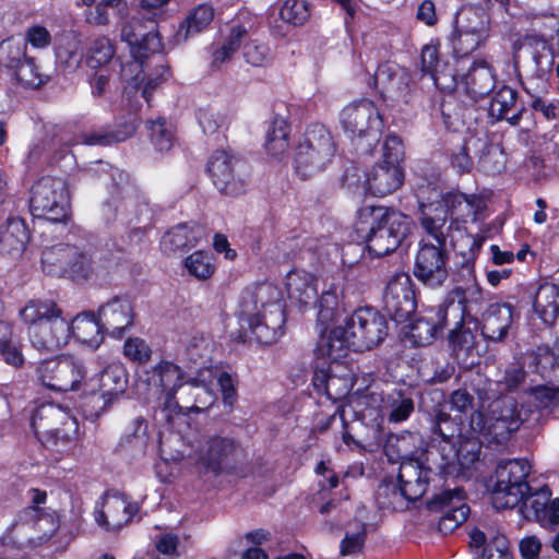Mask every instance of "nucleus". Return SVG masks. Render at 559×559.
Returning a JSON list of instances; mask_svg holds the SVG:
<instances>
[{
	"label": "nucleus",
	"instance_id": "473e14b6",
	"mask_svg": "<svg viewBox=\"0 0 559 559\" xmlns=\"http://www.w3.org/2000/svg\"><path fill=\"white\" fill-rule=\"evenodd\" d=\"M436 205H441L447 217H451L454 222H465L467 217L477 219L485 209L486 204L483 198L476 193H463L459 190H451L441 195V200L435 202Z\"/></svg>",
	"mask_w": 559,
	"mask_h": 559
},
{
	"label": "nucleus",
	"instance_id": "39448f33",
	"mask_svg": "<svg viewBox=\"0 0 559 559\" xmlns=\"http://www.w3.org/2000/svg\"><path fill=\"white\" fill-rule=\"evenodd\" d=\"M286 288L293 305L317 308V325L322 331L346 312L343 282H287Z\"/></svg>",
	"mask_w": 559,
	"mask_h": 559
},
{
	"label": "nucleus",
	"instance_id": "79ce46f5",
	"mask_svg": "<svg viewBox=\"0 0 559 559\" xmlns=\"http://www.w3.org/2000/svg\"><path fill=\"white\" fill-rule=\"evenodd\" d=\"M200 237V229L195 225L179 223L164 233L159 248L166 255H176L195 247Z\"/></svg>",
	"mask_w": 559,
	"mask_h": 559
},
{
	"label": "nucleus",
	"instance_id": "774afa93",
	"mask_svg": "<svg viewBox=\"0 0 559 559\" xmlns=\"http://www.w3.org/2000/svg\"><path fill=\"white\" fill-rule=\"evenodd\" d=\"M115 56V48L107 37H99L93 41L86 59V63L92 69L100 68L111 61Z\"/></svg>",
	"mask_w": 559,
	"mask_h": 559
},
{
	"label": "nucleus",
	"instance_id": "a211bd4d",
	"mask_svg": "<svg viewBox=\"0 0 559 559\" xmlns=\"http://www.w3.org/2000/svg\"><path fill=\"white\" fill-rule=\"evenodd\" d=\"M194 453L200 464L217 472L240 459L242 449L229 437L209 436L198 442Z\"/></svg>",
	"mask_w": 559,
	"mask_h": 559
},
{
	"label": "nucleus",
	"instance_id": "f704fd0d",
	"mask_svg": "<svg viewBox=\"0 0 559 559\" xmlns=\"http://www.w3.org/2000/svg\"><path fill=\"white\" fill-rule=\"evenodd\" d=\"M403 165L377 163L366 173V192L374 197H385L397 190L404 182Z\"/></svg>",
	"mask_w": 559,
	"mask_h": 559
},
{
	"label": "nucleus",
	"instance_id": "c85d7f7f",
	"mask_svg": "<svg viewBox=\"0 0 559 559\" xmlns=\"http://www.w3.org/2000/svg\"><path fill=\"white\" fill-rule=\"evenodd\" d=\"M550 490L543 487L533 493L530 491L521 500V513L527 520H534L544 527L559 524V499L550 501Z\"/></svg>",
	"mask_w": 559,
	"mask_h": 559
},
{
	"label": "nucleus",
	"instance_id": "09e8293b",
	"mask_svg": "<svg viewBox=\"0 0 559 559\" xmlns=\"http://www.w3.org/2000/svg\"><path fill=\"white\" fill-rule=\"evenodd\" d=\"M534 309L546 325H552L559 314V284L543 282L535 295Z\"/></svg>",
	"mask_w": 559,
	"mask_h": 559
},
{
	"label": "nucleus",
	"instance_id": "6e6552de",
	"mask_svg": "<svg viewBox=\"0 0 559 559\" xmlns=\"http://www.w3.org/2000/svg\"><path fill=\"white\" fill-rule=\"evenodd\" d=\"M469 301L464 290L455 288L442 305L428 311L429 316L409 321L404 332L405 341L418 347L431 344L438 332L449 324V319H462L464 302Z\"/></svg>",
	"mask_w": 559,
	"mask_h": 559
},
{
	"label": "nucleus",
	"instance_id": "f8f14e48",
	"mask_svg": "<svg viewBox=\"0 0 559 559\" xmlns=\"http://www.w3.org/2000/svg\"><path fill=\"white\" fill-rule=\"evenodd\" d=\"M40 263L47 276L61 280H88L94 269L92 254L69 243L46 248L41 252Z\"/></svg>",
	"mask_w": 559,
	"mask_h": 559
},
{
	"label": "nucleus",
	"instance_id": "4be33fe9",
	"mask_svg": "<svg viewBox=\"0 0 559 559\" xmlns=\"http://www.w3.org/2000/svg\"><path fill=\"white\" fill-rule=\"evenodd\" d=\"M455 87H461L474 102L489 96L497 87L495 67L485 59L474 60L466 72H457Z\"/></svg>",
	"mask_w": 559,
	"mask_h": 559
},
{
	"label": "nucleus",
	"instance_id": "f257e3e1",
	"mask_svg": "<svg viewBox=\"0 0 559 559\" xmlns=\"http://www.w3.org/2000/svg\"><path fill=\"white\" fill-rule=\"evenodd\" d=\"M273 289L270 282H261L253 290L242 294L238 312L241 328L239 341L246 342L252 337L260 344L270 345L284 335L286 313L283 300H264Z\"/></svg>",
	"mask_w": 559,
	"mask_h": 559
},
{
	"label": "nucleus",
	"instance_id": "393cba45",
	"mask_svg": "<svg viewBox=\"0 0 559 559\" xmlns=\"http://www.w3.org/2000/svg\"><path fill=\"white\" fill-rule=\"evenodd\" d=\"M479 143L483 139L471 133H448L443 139L442 154L457 174H469L474 167L471 150H477Z\"/></svg>",
	"mask_w": 559,
	"mask_h": 559
},
{
	"label": "nucleus",
	"instance_id": "37998d69",
	"mask_svg": "<svg viewBox=\"0 0 559 559\" xmlns=\"http://www.w3.org/2000/svg\"><path fill=\"white\" fill-rule=\"evenodd\" d=\"M479 433H474L471 429L467 433L459 435L457 440L443 453L444 464H457L461 468H469L478 461L481 442L478 439Z\"/></svg>",
	"mask_w": 559,
	"mask_h": 559
},
{
	"label": "nucleus",
	"instance_id": "0e129e2a",
	"mask_svg": "<svg viewBox=\"0 0 559 559\" xmlns=\"http://www.w3.org/2000/svg\"><path fill=\"white\" fill-rule=\"evenodd\" d=\"M12 326L8 322L0 320V356L7 364L21 367L24 362V357L19 346L12 342Z\"/></svg>",
	"mask_w": 559,
	"mask_h": 559
},
{
	"label": "nucleus",
	"instance_id": "0eeeda50",
	"mask_svg": "<svg viewBox=\"0 0 559 559\" xmlns=\"http://www.w3.org/2000/svg\"><path fill=\"white\" fill-rule=\"evenodd\" d=\"M340 123L357 148L366 141V145L361 147L366 154H372L384 128L379 108L368 98L346 105L340 112Z\"/></svg>",
	"mask_w": 559,
	"mask_h": 559
},
{
	"label": "nucleus",
	"instance_id": "a878e982",
	"mask_svg": "<svg viewBox=\"0 0 559 559\" xmlns=\"http://www.w3.org/2000/svg\"><path fill=\"white\" fill-rule=\"evenodd\" d=\"M488 107V118L491 124L506 120L510 126L521 123L526 107L519 104V93L507 84H502L492 92Z\"/></svg>",
	"mask_w": 559,
	"mask_h": 559
},
{
	"label": "nucleus",
	"instance_id": "f03ea898",
	"mask_svg": "<svg viewBox=\"0 0 559 559\" xmlns=\"http://www.w3.org/2000/svg\"><path fill=\"white\" fill-rule=\"evenodd\" d=\"M412 218L400 210L383 205H365L358 211L356 231L372 257L394 252L411 233Z\"/></svg>",
	"mask_w": 559,
	"mask_h": 559
},
{
	"label": "nucleus",
	"instance_id": "c03bdc74",
	"mask_svg": "<svg viewBox=\"0 0 559 559\" xmlns=\"http://www.w3.org/2000/svg\"><path fill=\"white\" fill-rule=\"evenodd\" d=\"M370 397L373 402H380L378 407L382 415L394 424L407 420L415 408L412 396L401 390H393L385 394L372 392Z\"/></svg>",
	"mask_w": 559,
	"mask_h": 559
},
{
	"label": "nucleus",
	"instance_id": "8fccbe9b",
	"mask_svg": "<svg viewBox=\"0 0 559 559\" xmlns=\"http://www.w3.org/2000/svg\"><path fill=\"white\" fill-rule=\"evenodd\" d=\"M71 335L92 348H98L104 341V329L99 317L93 313L78 314L70 323Z\"/></svg>",
	"mask_w": 559,
	"mask_h": 559
},
{
	"label": "nucleus",
	"instance_id": "ea45409f",
	"mask_svg": "<svg viewBox=\"0 0 559 559\" xmlns=\"http://www.w3.org/2000/svg\"><path fill=\"white\" fill-rule=\"evenodd\" d=\"M216 379V368H200L186 380L187 385L193 391L194 402L186 407L195 412H201L212 406L216 401V394L213 384Z\"/></svg>",
	"mask_w": 559,
	"mask_h": 559
},
{
	"label": "nucleus",
	"instance_id": "bb28decb",
	"mask_svg": "<svg viewBox=\"0 0 559 559\" xmlns=\"http://www.w3.org/2000/svg\"><path fill=\"white\" fill-rule=\"evenodd\" d=\"M136 511V506L130 503L124 496L108 493L96 504L94 518L95 522L105 530H118L127 524Z\"/></svg>",
	"mask_w": 559,
	"mask_h": 559
},
{
	"label": "nucleus",
	"instance_id": "58836bf2",
	"mask_svg": "<svg viewBox=\"0 0 559 559\" xmlns=\"http://www.w3.org/2000/svg\"><path fill=\"white\" fill-rule=\"evenodd\" d=\"M443 124L449 133H466L468 123L473 119L474 105H467L453 94L440 98L438 103Z\"/></svg>",
	"mask_w": 559,
	"mask_h": 559
},
{
	"label": "nucleus",
	"instance_id": "6ab92c4d",
	"mask_svg": "<svg viewBox=\"0 0 559 559\" xmlns=\"http://www.w3.org/2000/svg\"><path fill=\"white\" fill-rule=\"evenodd\" d=\"M430 511L442 513L438 528L443 534L452 533L466 521L469 507L465 503V492L462 488L445 489L435 495L428 501Z\"/></svg>",
	"mask_w": 559,
	"mask_h": 559
},
{
	"label": "nucleus",
	"instance_id": "864d4df0",
	"mask_svg": "<svg viewBox=\"0 0 559 559\" xmlns=\"http://www.w3.org/2000/svg\"><path fill=\"white\" fill-rule=\"evenodd\" d=\"M524 364L542 377H549L559 371V345L555 344L554 349L548 346H537L528 350L524 356Z\"/></svg>",
	"mask_w": 559,
	"mask_h": 559
},
{
	"label": "nucleus",
	"instance_id": "aec40b11",
	"mask_svg": "<svg viewBox=\"0 0 559 559\" xmlns=\"http://www.w3.org/2000/svg\"><path fill=\"white\" fill-rule=\"evenodd\" d=\"M441 44L431 39L420 50L419 70L421 76H429L440 91H453L457 80V70L449 61L442 60Z\"/></svg>",
	"mask_w": 559,
	"mask_h": 559
},
{
	"label": "nucleus",
	"instance_id": "412c9836",
	"mask_svg": "<svg viewBox=\"0 0 559 559\" xmlns=\"http://www.w3.org/2000/svg\"><path fill=\"white\" fill-rule=\"evenodd\" d=\"M312 385L319 394L326 395L332 401H340L353 389V373L342 364L328 365L318 361L314 367Z\"/></svg>",
	"mask_w": 559,
	"mask_h": 559
},
{
	"label": "nucleus",
	"instance_id": "680f3d73",
	"mask_svg": "<svg viewBox=\"0 0 559 559\" xmlns=\"http://www.w3.org/2000/svg\"><path fill=\"white\" fill-rule=\"evenodd\" d=\"M432 432L436 436L433 440L437 441L439 439L441 455L457 440L459 435H464L457 424L445 413L438 414Z\"/></svg>",
	"mask_w": 559,
	"mask_h": 559
},
{
	"label": "nucleus",
	"instance_id": "c9c22d12",
	"mask_svg": "<svg viewBox=\"0 0 559 559\" xmlns=\"http://www.w3.org/2000/svg\"><path fill=\"white\" fill-rule=\"evenodd\" d=\"M320 328V338L318 341L314 354L319 360L325 361L328 365L341 364L349 350H354L352 336L347 332L346 326H336L329 334H324Z\"/></svg>",
	"mask_w": 559,
	"mask_h": 559
},
{
	"label": "nucleus",
	"instance_id": "e2e57ef3",
	"mask_svg": "<svg viewBox=\"0 0 559 559\" xmlns=\"http://www.w3.org/2000/svg\"><path fill=\"white\" fill-rule=\"evenodd\" d=\"M185 267L197 280H210L215 272V257L204 250H198L185 259Z\"/></svg>",
	"mask_w": 559,
	"mask_h": 559
},
{
	"label": "nucleus",
	"instance_id": "4c0bfd02",
	"mask_svg": "<svg viewBox=\"0 0 559 559\" xmlns=\"http://www.w3.org/2000/svg\"><path fill=\"white\" fill-rule=\"evenodd\" d=\"M31 239V231L24 218L10 216L0 226V254L17 258L23 254Z\"/></svg>",
	"mask_w": 559,
	"mask_h": 559
},
{
	"label": "nucleus",
	"instance_id": "2eb2a0df",
	"mask_svg": "<svg viewBox=\"0 0 559 559\" xmlns=\"http://www.w3.org/2000/svg\"><path fill=\"white\" fill-rule=\"evenodd\" d=\"M32 427L39 439L53 445L74 444L78 423L70 412L60 405L43 404L32 416Z\"/></svg>",
	"mask_w": 559,
	"mask_h": 559
},
{
	"label": "nucleus",
	"instance_id": "6e6d98bb",
	"mask_svg": "<svg viewBox=\"0 0 559 559\" xmlns=\"http://www.w3.org/2000/svg\"><path fill=\"white\" fill-rule=\"evenodd\" d=\"M290 126L286 119L275 116L266 131L264 147L269 155L280 156L289 146Z\"/></svg>",
	"mask_w": 559,
	"mask_h": 559
},
{
	"label": "nucleus",
	"instance_id": "1a4fd4ad",
	"mask_svg": "<svg viewBox=\"0 0 559 559\" xmlns=\"http://www.w3.org/2000/svg\"><path fill=\"white\" fill-rule=\"evenodd\" d=\"M193 373V370H183L177 364L163 359L144 371L140 377L139 386L146 385V399L156 401L160 407L170 413L180 409V404L176 399L179 389L187 385V378Z\"/></svg>",
	"mask_w": 559,
	"mask_h": 559
},
{
	"label": "nucleus",
	"instance_id": "de8ad7c7",
	"mask_svg": "<svg viewBox=\"0 0 559 559\" xmlns=\"http://www.w3.org/2000/svg\"><path fill=\"white\" fill-rule=\"evenodd\" d=\"M453 25L484 38L489 37L490 17L479 5L464 4L455 12Z\"/></svg>",
	"mask_w": 559,
	"mask_h": 559
},
{
	"label": "nucleus",
	"instance_id": "2f4dec72",
	"mask_svg": "<svg viewBox=\"0 0 559 559\" xmlns=\"http://www.w3.org/2000/svg\"><path fill=\"white\" fill-rule=\"evenodd\" d=\"M449 252L447 247L419 242L415 258L414 275L417 280H445Z\"/></svg>",
	"mask_w": 559,
	"mask_h": 559
},
{
	"label": "nucleus",
	"instance_id": "bf43d9fd",
	"mask_svg": "<svg viewBox=\"0 0 559 559\" xmlns=\"http://www.w3.org/2000/svg\"><path fill=\"white\" fill-rule=\"evenodd\" d=\"M449 40L451 43L454 57L459 59L472 55L483 44H485L487 38L453 25Z\"/></svg>",
	"mask_w": 559,
	"mask_h": 559
},
{
	"label": "nucleus",
	"instance_id": "9d476101",
	"mask_svg": "<svg viewBox=\"0 0 559 559\" xmlns=\"http://www.w3.org/2000/svg\"><path fill=\"white\" fill-rule=\"evenodd\" d=\"M205 171L213 186L225 197L237 198L247 192L251 167L230 150H216L207 159Z\"/></svg>",
	"mask_w": 559,
	"mask_h": 559
},
{
	"label": "nucleus",
	"instance_id": "338daca9",
	"mask_svg": "<svg viewBox=\"0 0 559 559\" xmlns=\"http://www.w3.org/2000/svg\"><path fill=\"white\" fill-rule=\"evenodd\" d=\"M280 17L294 26L304 25L310 17L309 3L306 0H285L280 8Z\"/></svg>",
	"mask_w": 559,
	"mask_h": 559
},
{
	"label": "nucleus",
	"instance_id": "ddd939ff",
	"mask_svg": "<svg viewBox=\"0 0 559 559\" xmlns=\"http://www.w3.org/2000/svg\"><path fill=\"white\" fill-rule=\"evenodd\" d=\"M531 465L525 460L502 461L496 468V484L491 491V503L496 510L516 507L531 490L527 476Z\"/></svg>",
	"mask_w": 559,
	"mask_h": 559
},
{
	"label": "nucleus",
	"instance_id": "b1692460",
	"mask_svg": "<svg viewBox=\"0 0 559 559\" xmlns=\"http://www.w3.org/2000/svg\"><path fill=\"white\" fill-rule=\"evenodd\" d=\"M479 143L483 139L471 133H448L443 139L442 154L457 174H469L474 167L471 150H477Z\"/></svg>",
	"mask_w": 559,
	"mask_h": 559
},
{
	"label": "nucleus",
	"instance_id": "f3484780",
	"mask_svg": "<svg viewBox=\"0 0 559 559\" xmlns=\"http://www.w3.org/2000/svg\"><path fill=\"white\" fill-rule=\"evenodd\" d=\"M345 326L352 336L354 352L372 349L388 335L386 319L371 307L355 310Z\"/></svg>",
	"mask_w": 559,
	"mask_h": 559
},
{
	"label": "nucleus",
	"instance_id": "423d86ee",
	"mask_svg": "<svg viewBox=\"0 0 559 559\" xmlns=\"http://www.w3.org/2000/svg\"><path fill=\"white\" fill-rule=\"evenodd\" d=\"M336 153V143L331 131L322 123L314 122L306 128L294 154V169L306 180L331 164Z\"/></svg>",
	"mask_w": 559,
	"mask_h": 559
},
{
	"label": "nucleus",
	"instance_id": "e433bc0d",
	"mask_svg": "<svg viewBox=\"0 0 559 559\" xmlns=\"http://www.w3.org/2000/svg\"><path fill=\"white\" fill-rule=\"evenodd\" d=\"M512 322V307L507 304H493L483 313L478 329L485 340L501 342L507 337Z\"/></svg>",
	"mask_w": 559,
	"mask_h": 559
},
{
	"label": "nucleus",
	"instance_id": "a19ab883",
	"mask_svg": "<svg viewBox=\"0 0 559 559\" xmlns=\"http://www.w3.org/2000/svg\"><path fill=\"white\" fill-rule=\"evenodd\" d=\"M431 471L426 467L421 457L402 461L397 474V483L411 498L417 500L427 491Z\"/></svg>",
	"mask_w": 559,
	"mask_h": 559
},
{
	"label": "nucleus",
	"instance_id": "69168bd1",
	"mask_svg": "<svg viewBox=\"0 0 559 559\" xmlns=\"http://www.w3.org/2000/svg\"><path fill=\"white\" fill-rule=\"evenodd\" d=\"M477 151L479 152L478 165L484 173L497 175L504 169V162L500 159L501 153L497 151L491 142L483 139V143H479Z\"/></svg>",
	"mask_w": 559,
	"mask_h": 559
},
{
	"label": "nucleus",
	"instance_id": "5fc2aeb1",
	"mask_svg": "<svg viewBox=\"0 0 559 559\" xmlns=\"http://www.w3.org/2000/svg\"><path fill=\"white\" fill-rule=\"evenodd\" d=\"M247 34V28L241 24L230 27L228 36L222 45H212L210 47L211 68L219 69L222 64L229 61L233 55L240 48L241 41Z\"/></svg>",
	"mask_w": 559,
	"mask_h": 559
},
{
	"label": "nucleus",
	"instance_id": "13d9d810",
	"mask_svg": "<svg viewBox=\"0 0 559 559\" xmlns=\"http://www.w3.org/2000/svg\"><path fill=\"white\" fill-rule=\"evenodd\" d=\"M27 47L22 39L9 37L0 44V72L10 74L27 57Z\"/></svg>",
	"mask_w": 559,
	"mask_h": 559
},
{
	"label": "nucleus",
	"instance_id": "dca6fc26",
	"mask_svg": "<svg viewBox=\"0 0 559 559\" xmlns=\"http://www.w3.org/2000/svg\"><path fill=\"white\" fill-rule=\"evenodd\" d=\"M157 27L155 20L135 16L123 23L121 27V40L127 43L140 72H142L144 60L163 49L162 36Z\"/></svg>",
	"mask_w": 559,
	"mask_h": 559
},
{
	"label": "nucleus",
	"instance_id": "cd10ccee",
	"mask_svg": "<svg viewBox=\"0 0 559 559\" xmlns=\"http://www.w3.org/2000/svg\"><path fill=\"white\" fill-rule=\"evenodd\" d=\"M139 119L135 114L128 112L115 121L114 126L82 132L81 143L88 146H111L130 139L136 131Z\"/></svg>",
	"mask_w": 559,
	"mask_h": 559
},
{
	"label": "nucleus",
	"instance_id": "72a5a7b5",
	"mask_svg": "<svg viewBox=\"0 0 559 559\" xmlns=\"http://www.w3.org/2000/svg\"><path fill=\"white\" fill-rule=\"evenodd\" d=\"M448 219L441 205H436L435 202L428 204L420 203L418 221L423 234L419 242L447 247L451 229V226H447Z\"/></svg>",
	"mask_w": 559,
	"mask_h": 559
},
{
	"label": "nucleus",
	"instance_id": "9b49d317",
	"mask_svg": "<svg viewBox=\"0 0 559 559\" xmlns=\"http://www.w3.org/2000/svg\"><path fill=\"white\" fill-rule=\"evenodd\" d=\"M28 203L34 218L64 223L70 217V192L61 178L43 176L37 179L29 190Z\"/></svg>",
	"mask_w": 559,
	"mask_h": 559
},
{
	"label": "nucleus",
	"instance_id": "7ed1b4c3",
	"mask_svg": "<svg viewBox=\"0 0 559 559\" xmlns=\"http://www.w3.org/2000/svg\"><path fill=\"white\" fill-rule=\"evenodd\" d=\"M20 317L29 325L31 343L39 352H57L71 338L70 322L62 317V310L52 300H29L20 310Z\"/></svg>",
	"mask_w": 559,
	"mask_h": 559
},
{
	"label": "nucleus",
	"instance_id": "a18cd8bd",
	"mask_svg": "<svg viewBox=\"0 0 559 559\" xmlns=\"http://www.w3.org/2000/svg\"><path fill=\"white\" fill-rule=\"evenodd\" d=\"M128 373L120 362L108 364L99 374L97 394L103 400L104 407L111 404L126 392ZM93 395L96 391H92Z\"/></svg>",
	"mask_w": 559,
	"mask_h": 559
},
{
	"label": "nucleus",
	"instance_id": "7c9ffc66",
	"mask_svg": "<svg viewBox=\"0 0 559 559\" xmlns=\"http://www.w3.org/2000/svg\"><path fill=\"white\" fill-rule=\"evenodd\" d=\"M383 302L385 311L394 321H407L417 308L412 282H388Z\"/></svg>",
	"mask_w": 559,
	"mask_h": 559
},
{
	"label": "nucleus",
	"instance_id": "c756f323",
	"mask_svg": "<svg viewBox=\"0 0 559 559\" xmlns=\"http://www.w3.org/2000/svg\"><path fill=\"white\" fill-rule=\"evenodd\" d=\"M466 307L464 306V312L462 319H449L453 321L455 326L449 334V344L453 356L459 362L464 365H473L474 360L468 359L473 356L476 350V335L475 331L479 328V321L469 316H465Z\"/></svg>",
	"mask_w": 559,
	"mask_h": 559
},
{
	"label": "nucleus",
	"instance_id": "4d7b16f0",
	"mask_svg": "<svg viewBox=\"0 0 559 559\" xmlns=\"http://www.w3.org/2000/svg\"><path fill=\"white\" fill-rule=\"evenodd\" d=\"M9 75L22 87L29 90H38L49 81V76L38 71L35 58L29 56Z\"/></svg>",
	"mask_w": 559,
	"mask_h": 559
},
{
	"label": "nucleus",
	"instance_id": "5701e85b",
	"mask_svg": "<svg viewBox=\"0 0 559 559\" xmlns=\"http://www.w3.org/2000/svg\"><path fill=\"white\" fill-rule=\"evenodd\" d=\"M104 332L110 337L121 340L134 323L135 312L127 297H115L98 309Z\"/></svg>",
	"mask_w": 559,
	"mask_h": 559
},
{
	"label": "nucleus",
	"instance_id": "603ef678",
	"mask_svg": "<svg viewBox=\"0 0 559 559\" xmlns=\"http://www.w3.org/2000/svg\"><path fill=\"white\" fill-rule=\"evenodd\" d=\"M214 19V9L209 3H202L193 8L186 19L179 24L177 38L187 40L190 36L206 29Z\"/></svg>",
	"mask_w": 559,
	"mask_h": 559
},
{
	"label": "nucleus",
	"instance_id": "4468645a",
	"mask_svg": "<svg viewBox=\"0 0 559 559\" xmlns=\"http://www.w3.org/2000/svg\"><path fill=\"white\" fill-rule=\"evenodd\" d=\"M38 381L55 392L79 391L86 377L84 364L71 355L46 359L36 368Z\"/></svg>",
	"mask_w": 559,
	"mask_h": 559
},
{
	"label": "nucleus",
	"instance_id": "20e7f679",
	"mask_svg": "<svg viewBox=\"0 0 559 559\" xmlns=\"http://www.w3.org/2000/svg\"><path fill=\"white\" fill-rule=\"evenodd\" d=\"M490 389H477L479 408L472 413L468 429L489 441L501 443L519 430L524 419L515 401L508 395L491 400Z\"/></svg>",
	"mask_w": 559,
	"mask_h": 559
},
{
	"label": "nucleus",
	"instance_id": "052dcab7",
	"mask_svg": "<svg viewBox=\"0 0 559 559\" xmlns=\"http://www.w3.org/2000/svg\"><path fill=\"white\" fill-rule=\"evenodd\" d=\"M19 522L33 525L43 533L44 537H50L58 527L57 521L51 514L45 513L39 507H27L19 514Z\"/></svg>",
	"mask_w": 559,
	"mask_h": 559
},
{
	"label": "nucleus",
	"instance_id": "49530a36",
	"mask_svg": "<svg viewBox=\"0 0 559 559\" xmlns=\"http://www.w3.org/2000/svg\"><path fill=\"white\" fill-rule=\"evenodd\" d=\"M423 440L418 433L403 432L392 435L384 445L385 455L390 461H408L423 457L425 451L421 447Z\"/></svg>",
	"mask_w": 559,
	"mask_h": 559
},
{
	"label": "nucleus",
	"instance_id": "3c124183",
	"mask_svg": "<svg viewBox=\"0 0 559 559\" xmlns=\"http://www.w3.org/2000/svg\"><path fill=\"white\" fill-rule=\"evenodd\" d=\"M413 501L416 500L411 498L399 483L395 484L391 480L382 481L376 492V502L382 510L404 511Z\"/></svg>",
	"mask_w": 559,
	"mask_h": 559
}]
</instances>
